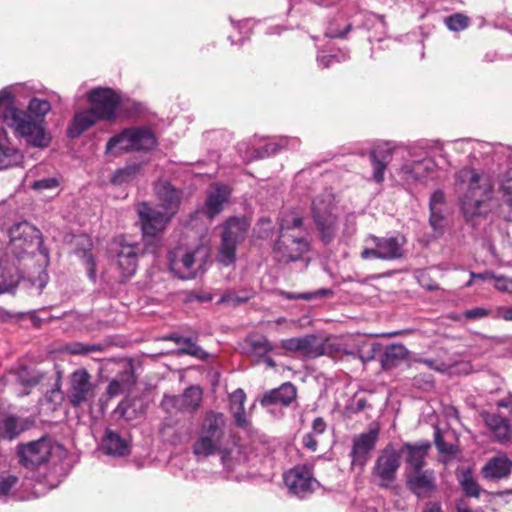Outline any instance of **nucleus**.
Instances as JSON below:
<instances>
[{"mask_svg":"<svg viewBox=\"0 0 512 512\" xmlns=\"http://www.w3.org/2000/svg\"><path fill=\"white\" fill-rule=\"evenodd\" d=\"M303 218L296 211L284 210L279 217V234L303 232Z\"/></svg>","mask_w":512,"mask_h":512,"instance_id":"38","label":"nucleus"},{"mask_svg":"<svg viewBox=\"0 0 512 512\" xmlns=\"http://www.w3.org/2000/svg\"><path fill=\"white\" fill-rule=\"evenodd\" d=\"M20 281L17 268L5 254H0V294L13 293Z\"/></svg>","mask_w":512,"mask_h":512,"instance_id":"30","label":"nucleus"},{"mask_svg":"<svg viewBox=\"0 0 512 512\" xmlns=\"http://www.w3.org/2000/svg\"><path fill=\"white\" fill-rule=\"evenodd\" d=\"M130 128L112 136L106 144V153L130 152Z\"/></svg>","mask_w":512,"mask_h":512,"instance_id":"41","label":"nucleus"},{"mask_svg":"<svg viewBox=\"0 0 512 512\" xmlns=\"http://www.w3.org/2000/svg\"><path fill=\"white\" fill-rule=\"evenodd\" d=\"M29 427L27 419L0 410V441H12Z\"/></svg>","mask_w":512,"mask_h":512,"instance_id":"20","label":"nucleus"},{"mask_svg":"<svg viewBox=\"0 0 512 512\" xmlns=\"http://www.w3.org/2000/svg\"><path fill=\"white\" fill-rule=\"evenodd\" d=\"M18 483L14 475H0V499H6Z\"/></svg>","mask_w":512,"mask_h":512,"instance_id":"51","label":"nucleus"},{"mask_svg":"<svg viewBox=\"0 0 512 512\" xmlns=\"http://www.w3.org/2000/svg\"><path fill=\"white\" fill-rule=\"evenodd\" d=\"M431 443L428 441H419L416 443H404L399 449L400 457L404 456L405 462L410 472L423 469Z\"/></svg>","mask_w":512,"mask_h":512,"instance_id":"18","label":"nucleus"},{"mask_svg":"<svg viewBox=\"0 0 512 512\" xmlns=\"http://www.w3.org/2000/svg\"><path fill=\"white\" fill-rule=\"evenodd\" d=\"M302 444L306 449H308L312 452H315L318 448V442L315 439L313 433H306L302 437Z\"/></svg>","mask_w":512,"mask_h":512,"instance_id":"60","label":"nucleus"},{"mask_svg":"<svg viewBox=\"0 0 512 512\" xmlns=\"http://www.w3.org/2000/svg\"><path fill=\"white\" fill-rule=\"evenodd\" d=\"M9 237L11 251L17 258H21L41 243V232L26 221L14 224L9 230Z\"/></svg>","mask_w":512,"mask_h":512,"instance_id":"11","label":"nucleus"},{"mask_svg":"<svg viewBox=\"0 0 512 512\" xmlns=\"http://www.w3.org/2000/svg\"><path fill=\"white\" fill-rule=\"evenodd\" d=\"M52 453V440L41 437L38 440L17 445V456L21 466L34 470L48 462Z\"/></svg>","mask_w":512,"mask_h":512,"instance_id":"9","label":"nucleus"},{"mask_svg":"<svg viewBox=\"0 0 512 512\" xmlns=\"http://www.w3.org/2000/svg\"><path fill=\"white\" fill-rule=\"evenodd\" d=\"M406 485L409 491L418 498H428L437 489L435 472L431 469L409 472Z\"/></svg>","mask_w":512,"mask_h":512,"instance_id":"17","label":"nucleus"},{"mask_svg":"<svg viewBox=\"0 0 512 512\" xmlns=\"http://www.w3.org/2000/svg\"><path fill=\"white\" fill-rule=\"evenodd\" d=\"M335 210L334 198L330 194L319 195L312 201V218L324 244L331 243L337 233L338 216Z\"/></svg>","mask_w":512,"mask_h":512,"instance_id":"3","label":"nucleus"},{"mask_svg":"<svg viewBox=\"0 0 512 512\" xmlns=\"http://www.w3.org/2000/svg\"><path fill=\"white\" fill-rule=\"evenodd\" d=\"M498 191L503 194V201L512 206V176L509 171L499 179Z\"/></svg>","mask_w":512,"mask_h":512,"instance_id":"49","label":"nucleus"},{"mask_svg":"<svg viewBox=\"0 0 512 512\" xmlns=\"http://www.w3.org/2000/svg\"><path fill=\"white\" fill-rule=\"evenodd\" d=\"M297 388L291 382H285L278 388L271 389L264 393L260 403L263 406L281 405L289 406L292 402L296 401Z\"/></svg>","mask_w":512,"mask_h":512,"instance_id":"21","label":"nucleus"},{"mask_svg":"<svg viewBox=\"0 0 512 512\" xmlns=\"http://www.w3.org/2000/svg\"><path fill=\"white\" fill-rule=\"evenodd\" d=\"M140 251L138 244L124 243L122 239L113 242L110 249L111 258L119 271L121 281L131 278L136 273Z\"/></svg>","mask_w":512,"mask_h":512,"instance_id":"8","label":"nucleus"},{"mask_svg":"<svg viewBox=\"0 0 512 512\" xmlns=\"http://www.w3.org/2000/svg\"><path fill=\"white\" fill-rule=\"evenodd\" d=\"M284 483L290 493L299 498H305L319 487V482L313 477L307 466H296L284 474Z\"/></svg>","mask_w":512,"mask_h":512,"instance_id":"14","label":"nucleus"},{"mask_svg":"<svg viewBox=\"0 0 512 512\" xmlns=\"http://www.w3.org/2000/svg\"><path fill=\"white\" fill-rule=\"evenodd\" d=\"M334 292L328 288H320L312 292H304V293H292V292H282V296L288 300H305L311 301L319 298H326L333 296Z\"/></svg>","mask_w":512,"mask_h":512,"instance_id":"45","label":"nucleus"},{"mask_svg":"<svg viewBox=\"0 0 512 512\" xmlns=\"http://www.w3.org/2000/svg\"><path fill=\"white\" fill-rule=\"evenodd\" d=\"M102 448L106 454L124 456L129 454V443L117 431L107 428L102 439Z\"/></svg>","mask_w":512,"mask_h":512,"instance_id":"33","label":"nucleus"},{"mask_svg":"<svg viewBox=\"0 0 512 512\" xmlns=\"http://www.w3.org/2000/svg\"><path fill=\"white\" fill-rule=\"evenodd\" d=\"M169 268L180 279H192L196 277L195 252H186L180 259L176 258V252H170Z\"/></svg>","mask_w":512,"mask_h":512,"instance_id":"28","label":"nucleus"},{"mask_svg":"<svg viewBox=\"0 0 512 512\" xmlns=\"http://www.w3.org/2000/svg\"><path fill=\"white\" fill-rule=\"evenodd\" d=\"M106 345L102 343L84 344L75 342L67 346V351L72 355H87L95 352H103Z\"/></svg>","mask_w":512,"mask_h":512,"instance_id":"47","label":"nucleus"},{"mask_svg":"<svg viewBox=\"0 0 512 512\" xmlns=\"http://www.w3.org/2000/svg\"><path fill=\"white\" fill-rule=\"evenodd\" d=\"M394 146L390 142H379L370 151V160L373 167V178L382 183L387 165L392 160Z\"/></svg>","mask_w":512,"mask_h":512,"instance_id":"19","label":"nucleus"},{"mask_svg":"<svg viewBox=\"0 0 512 512\" xmlns=\"http://www.w3.org/2000/svg\"><path fill=\"white\" fill-rule=\"evenodd\" d=\"M225 424V417L222 413L209 411L206 413L200 432L221 444Z\"/></svg>","mask_w":512,"mask_h":512,"instance_id":"31","label":"nucleus"},{"mask_svg":"<svg viewBox=\"0 0 512 512\" xmlns=\"http://www.w3.org/2000/svg\"><path fill=\"white\" fill-rule=\"evenodd\" d=\"M310 249V243L303 232L279 234L272 247V255L278 263L296 262Z\"/></svg>","mask_w":512,"mask_h":512,"instance_id":"6","label":"nucleus"},{"mask_svg":"<svg viewBox=\"0 0 512 512\" xmlns=\"http://www.w3.org/2000/svg\"><path fill=\"white\" fill-rule=\"evenodd\" d=\"M50 110L49 101L36 97L29 101L26 110H21L13 105V95L9 90L0 91V117L13 129L17 138L24 139L27 146L43 149L51 143L45 121Z\"/></svg>","mask_w":512,"mask_h":512,"instance_id":"1","label":"nucleus"},{"mask_svg":"<svg viewBox=\"0 0 512 512\" xmlns=\"http://www.w3.org/2000/svg\"><path fill=\"white\" fill-rule=\"evenodd\" d=\"M219 446L220 443L199 431V436L193 444L192 451L198 459L206 458L215 454Z\"/></svg>","mask_w":512,"mask_h":512,"instance_id":"40","label":"nucleus"},{"mask_svg":"<svg viewBox=\"0 0 512 512\" xmlns=\"http://www.w3.org/2000/svg\"><path fill=\"white\" fill-rule=\"evenodd\" d=\"M137 212L141 222L144 237H151V243L146 244L149 252L156 253L158 239L155 237L162 232L167 223L173 217L171 213L151 207L147 202H141L137 206Z\"/></svg>","mask_w":512,"mask_h":512,"instance_id":"5","label":"nucleus"},{"mask_svg":"<svg viewBox=\"0 0 512 512\" xmlns=\"http://www.w3.org/2000/svg\"><path fill=\"white\" fill-rule=\"evenodd\" d=\"M378 435V429L373 428L368 432L359 434L353 439L349 457L351 458V468L358 469L359 474L362 473L371 457V452L376 446Z\"/></svg>","mask_w":512,"mask_h":512,"instance_id":"16","label":"nucleus"},{"mask_svg":"<svg viewBox=\"0 0 512 512\" xmlns=\"http://www.w3.org/2000/svg\"><path fill=\"white\" fill-rule=\"evenodd\" d=\"M300 141L297 138L279 137L275 141L269 142L264 146L255 149L252 159H263L275 155L280 150L285 148L296 149L299 147Z\"/></svg>","mask_w":512,"mask_h":512,"instance_id":"35","label":"nucleus"},{"mask_svg":"<svg viewBox=\"0 0 512 512\" xmlns=\"http://www.w3.org/2000/svg\"><path fill=\"white\" fill-rule=\"evenodd\" d=\"M250 354L258 361L273 351L274 346L265 336H259L249 340Z\"/></svg>","mask_w":512,"mask_h":512,"instance_id":"44","label":"nucleus"},{"mask_svg":"<svg viewBox=\"0 0 512 512\" xmlns=\"http://www.w3.org/2000/svg\"><path fill=\"white\" fill-rule=\"evenodd\" d=\"M351 29H352L351 24H347L343 31H336V30H333L332 28H329L326 31L325 35L330 38H345L347 33L349 31H351Z\"/></svg>","mask_w":512,"mask_h":512,"instance_id":"64","label":"nucleus"},{"mask_svg":"<svg viewBox=\"0 0 512 512\" xmlns=\"http://www.w3.org/2000/svg\"><path fill=\"white\" fill-rule=\"evenodd\" d=\"M326 422L322 417H317L312 422V432L313 435H321L326 431Z\"/></svg>","mask_w":512,"mask_h":512,"instance_id":"62","label":"nucleus"},{"mask_svg":"<svg viewBox=\"0 0 512 512\" xmlns=\"http://www.w3.org/2000/svg\"><path fill=\"white\" fill-rule=\"evenodd\" d=\"M317 62L319 64V66H321L323 68H328L334 62H339V58L336 55L318 56Z\"/></svg>","mask_w":512,"mask_h":512,"instance_id":"63","label":"nucleus"},{"mask_svg":"<svg viewBox=\"0 0 512 512\" xmlns=\"http://www.w3.org/2000/svg\"><path fill=\"white\" fill-rule=\"evenodd\" d=\"M431 171L430 162L414 160L401 167V174L406 181H417L428 176Z\"/></svg>","mask_w":512,"mask_h":512,"instance_id":"37","label":"nucleus"},{"mask_svg":"<svg viewBox=\"0 0 512 512\" xmlns=\"http://www.w3.org/2000/svg\"><path fill=\"white\" fill-rule=\"evenodd\" d=\"M155 192L162 203L163 211L173 216L181 201V192L174 188L169 182L161 181L155 185Z\"/></svg>","mask_w":512,"mask_h":512,"instance_id":"25","label":"nucleus"},{"mask_svg":"<svg viewBox=\"0 0 512 512\" xmlns=\"http://www.w3.org/2000/svg\"><path fill=\"white\" fill-rule=\"evenodd\" d=\"M367 405H368V403H367L366 398L359 397L358 395H355L354 398L352 399L351 403L349 404L348 409L352 413H359V412L363 411L367 407Z\"/></svg>","mask_w":512,"mask_h":512,"instance_id":"59","label":"nucleus"},{"mask_svg":"<svg viewBox=\"0 0 512 512\" xmlns=\"http://www.w3.org/2000/svg\"><path fill=\"white\" fill-rule=\"evenodd\" d=\"M444 22L449 30L459 32L468 27L470 19L462 13H454L446 17Z\"/></svg>","mask_w":512,"mask_h":512,"instance_id":"48","label":"nucleus"},{"mask_svg":"<svg viewBox=\"0 0 512 512\" xmlns=\"http://www.w3.org/2000/svg\"><path fill=\"white\" fill-rule=\"evenodd\" d=\"M281 347L288 352H300L309 358H316L330 352L331 344L315 334H307L281 341Z\"/></svg>","mask_w":512,"mask_h":512,"instance_id":"12","label":"nucleus"},{"mask_svg":"<svg viewBox=\"0 0 512 512\" xmlns=\"http://www.w3.org/2000/svg\"><path fill=\"white\" fill-rule=\"evenodd\" d=\"M443 210L442 208H437L430 210L429 223L435 232L441 234L443 231Z\"/></svg>","mask_w":512,"mask_h":512,"instance_id":"52","label":"nucleus"},{"mask_svg":"<svg viewBox=\"0 0 512 512\" xmlns=\"http://www.w3.org/2000/svg\"><path fill=\"white\" fill-rule=\"evenodd\" d=\"M480 416L493 434L495 440L500 443H505L510 440L511 427L507 418H504L497 413H490L486 411L482 412Z\"/></svg>","mask_w":512,"mask_h":512,"instance_id":"22","label":"nucleus"},{"mask_svg":"<svg viewBox=\"0 0 512 512\" xmlns=\"http://www.w3.org/2000/svg\"><path fill=\"white\" fill-rule=\"evenodd\" d=\"M409 357V350L401 343H394L387 345L379 358V362L383 370H392Z\"/></svg>","mask_w":512,"mask_h":512,"instance_id":"29","label":"nucleus"},{"mask_svg":"<svg viewBox=\"0 0 512 512\" xmlns=\"http://www.w3.org/2000/svg\"><path fill=\"white\" fill-rule=\"evenodd\" d=\"M247 228L245 220L232 217L225 222L221 239L238 246L244 241Z\"/></svg>","mask_w":512,"mask_h":512,"instance_id":"34","label":"nucleus"},{"mask_svg":"<svg viewBox=\"0 0 512 512\" xmlns=\"http://www.w3.org/2000/svg\"><path fill=\"white\" fill-rule=\"evenodd\" d=\"M512 469V461L506 456H494L490 458L481 469L483 478L493 481L509 476Z\"/></svg>","mask_w":512,"mask_h":512,"instance_id":"26","label":"nucleus"},{"mask_svg":"<svg viewBox=\"0 0 512 512\" xmlns=\"http://www.w3.org/2000/svg\"><path fill=\"white\" fill-rule=\"evenodd\" d=\"M59 185V181L55 177L43 178L37 181H34L32 184V188L37 191L50 190L55 189Z\"/></svg>","mask_w":512,"mask_h":512,"instance_id":"55","label":"nucleus"},{"mask_svg":"<svg viewBox=\"0 0 512 512\" xmlns=\"http://www.w3.org/2000/svg\"><path fill=\"white\" fill-rule=\"evenodd\" d=\"M202 401V390L199 386H190L179 395H165L161 401V408L169 413L196 411Z\"/></svg>","mask_w":512,"mask_h":512,"instance_id":"15","label":"nucleus"},{"mask_svg":"<svg viewBox=\"0 0 512 512\" xmlns=\"http://www.w3.org/2000/svg\"><path fill=\"white\" fill-rule=\"evenodd\" d=\"M419 363L426 365L429 369L440 373H446L450 369V364L444 361H438L431 358H421L418 360Z\"/></svg>","mask_w":512,"mask_h":512,"instance_id":"54","label":"nucleus"},{"mask_svg":"<svg viewBox=\"0 0 512 512\" xmlns=\"http://www.w3.org/2000/svg\"><path fill=\"white\" fill-rule=\"evenodd\" d=\"M135 384L132 368L126 369L110 381L107 387V394L115 397L128 391Z\"/></svg>","mask_w":512,"mask_h":512,"instance_id":"39","label":"nucleus"},{"mask_svg":"<svg viewBox=\"0 0 512 512\" xmlns=\"http://www.w3.org/2000/svg\"><path fill=\"white\" fill-rule=\"evenodd\" d=\"M464 315L468 319H479L487 316L488 310L482 307H476L465 311Z\"/></svg>","mask_w":512,"mask_h":512,"instance_id":"61","label":"nucleus"},{"mask_svg":"<svg viewBox=\"0 0 512 512\" xmlns=\"http://www.w3.org/2000/svg\"><path fill=\"white\" fill-rule=\"evenodd\" d=\"M455 187L459 192L465 190L460 196V204L466 220L489 212L493 185L488 174L464 167L455 173Z\"/></svg>","mask_w":512,"mask_h":512,"instance_id":"2","label":"nucleus"},{"mask_svg":"<svg viewBox=\"0 0 512 512\" xmlns=\"http://www.w3.org/2000/svg\"><path fill=\"white\" fill-rule=\"evenodd\" d=\"M459 484L466 497L478 498L482 492L470 469L463 470L458 476Z\"/></svg>","mask_w":512,"mask_h":512,"instance_id":"42","label":"nucleus"},{"mask_svg":"<svg viewBox=\"0 0 512 512\" xmlns=\"http://www.w3.org/2000/svg\"><path fill=\"white\" fill-rule=\"evenodd\" d=\"M400 465V452L390 442L381 450L377 457L372 469V475L379 479L378 485L380 487L388 488L395 482Z\"/></svg>","mask_w":512,"mask_h":512,"instance_id":"7","label":"nucleus"},{"mask_svg":"<svg viewBox=\"0 0 512 512\" xmlns=\"http://www.w3.org/2000/svg\"><path fill=\"white\" fill-rule=\"evenodd\" d=\"M94 389L89 372L84 368L77 369L69 376L67 400L72 407L78 408L95 398Z\"/></svg>","mask_w":512,"mask_h":512,"instance_id":"10","label":"nucleus"},{"mask_svg":"<svg viewBox=\"0 0 512 512\" xmlns=\"http://www.w3.org/2000/svg\"><path fill=\"white\" fill-rule=\"evenodd\" d=\"M236 248L237 245L221 239V243L218 248L217 261L224 266L232 265L236 260Z\"/></svg>","mask_w":512,"mask_h":512,"instance_id":"46","label":"nucleus"},{"mask_svg":"<svg viewBox=\"0 0 512 512\" xmlns=\"http://www.w3.org/2000/svg\"><path fill=\"white\" fill-rule=\"evenodd\" d=\"M164 340L172 341L180 345L178 350L180 354L190 355L201 360H205L208 357V353L205 352L191 337H183L179 334H170L165 336Z\"/></svg>","mask_w":512,"mask_h":512,"instance_id":"36","label":"nucleus"},{"mask_svg":"<svg viewBox=\"0 0 512 512\" xmlns=\"http://www.w3.org/2000/svg\"><path fill=\"white\" fill-rule=\"evenodd\" d=\"M102 120L99 115L90 107L77 112L71 124L67 128L69 138H78L83 132Z\"/></svg>","mask_w":512,"mask_h":512,"instance_id":"27","label":"nucleus"},{"mask_svg":"<svg viewBox=\"0 0 512 512\" xmlns=\"http://www.w3.org/2000/svg\"><path fill=\"white\" fill-rule=\"evenodd\" d=\"M382 351V346L379 343H371L367 346V350L362 352L361 358L363 361H371L376 358L377 353Z\"/></svg>","mask_w":512,"mask_h":512,"instance_id":"57","label":"nucleus"},{"mask_svg":"<svg viewBox=\"0 0 512 512\" xmlns=\"http://www.w3.org/2000/svg\"><path fill=\"white\" fill-rule=\"evenodd\" d=\"M17 378L25 386H35L40 381V378L37 375L30 374L27 367H21L17 371Z\"/></svg>","mask_w":512,"mask_h":512,"instance_id":"53","label":"nucleus"},{"mask_svg":"<svg viewBox=\"0 0 512 512\" xmlns=\"http://www.w3.org/2000/svg\"><path fill=\"white\" fill-rule=\"evenodd\" d=\"M130 132V152H147L157 146V138L151 128L147 126L131 127Z\"/></svg>","mask_w":512,"mask_h":512,"instance_id":"23","label":"nucleus"},{"mask_svg":"<svg viewBox=\"0 0 512 512\" xmlns=\"http://www.w3.org/2000/svg\"><path fill=\"white\" fill-rule=\"evenodd\" d=\"M229 196L230 190L226 185H214L205 201V215L209 218H214L218 215L223 210L224 204L228 201Z\"/></svg>","mask_w":512,"mask_h":512,"instance_id":"24","label":"nucleus"},{"mask_svg":"<svg viewBox=\"0 0 512 512\" xmlns=\"http://www.w3.org/2000/svg\"><path fill=\"white\" fill-rule=\"evenodd\" d=\"M366 243L370 244L371 247H367L361 252V258L364 260L394 261L403 258L405 254L404 245L406 240L400 235L385 237L369 235Z\"/></svg>","mask_w":512,"mask_h":512,"instance_id":"4","label":"nucleus"},{"mask_svg":"<svg viewBox=\"0 0 512 512\" xmlns=\"http://www.w3.org/2000/svg\"><path fill=\"white\" fill-rule=\"evenodd\" d=\"M141 165L137 163H133L125 166L124 168H120L116 170L112 177L111 183L114 185H124L131 181H133L140 173Z\"/></svg>","mask_w":512,"mask_h":512,"instance_id":"43","label":"nucleus"},{"mask_svg":"<svg viewBox=\"0 0 512 512\" xmlns=\"http://www.w3.org/2000/svg\"><path fill=\"white\" fill-rule=\"evenodd\" d=\"M83 261L86 266L88 277L95 281L96 279V263L93 255L90 252L83 253Z\"/></svg>","mask_w":512,"mask_h":512,"instance_id":"56","label":"nucleus"},{"mask_svg":"<svg viewBox=\"0 0 512 512\" xmlns=\"http://www.w3.org/2000/svg\"><path fill=\"white\" fill-rule=\"evenodd\" d=\"M22 160V153L10 145L6 130L0 127V170L17 166Z\"/></svg>","mask_w":512,"mask_h":512,"instance_id":"32","label":"nucleus"},{"mask_svg":"<svg viewBox=\"0 0 512 512\" xmlns=\"http://www.w3.org/2000/svg\"><path fill=\"white\" fill-rule=\"evenodd\" d=\"M434 442L441 454L454 457L458 453V448L455 445L448 444L444 441L439 429H436L434 433Z\"/></svg>","mask_w":512,"mask_h":512,"instance_id":"50","label":"nucleus"},{"mask_svg":"<svg viewBox=\"0 0 512 512\" xmlns=\"http://www.w3.org/2000/svg\"><path fill=\"white\" fill-rule=\"evenodd\" d=\"M445 204V194L442 190H436L430 197L429 209L442 208Z\"/></svg>","mask_w":512,"mask_h":512,"instance_id":"58","label":"nucleus"},{"mask_svg":"<svg viewBox=\"0 0 512 512\" xmlns=\"http://www.w3.org/2000/svg\"><path fill=\"white\" fill-rule=\"evenodd\" d=\"M86 98L101 119L112 120L115 118L121 99L114 90L103 87L93 88L87 92Z\"/></svg>","mask_w":512,"mask_h":512,"instance_id":"13","label":"nucleus"}]
</instances>
